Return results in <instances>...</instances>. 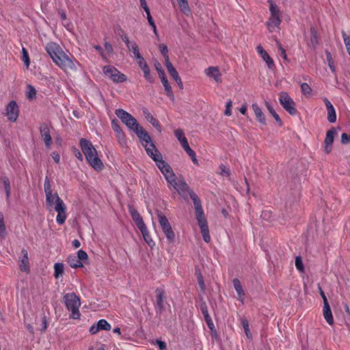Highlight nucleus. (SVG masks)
I'll return each mask as SVG.
<instances>
[{
	"label": "nucleus",
	"instance_id": "26",
	"mask_svg": "<svg viewBox=\"0 0 350 350\" xmlns=\"http://www.w3.org/2000/svg\"><path fill=\"white\" fill-rule=\"evenodd\" d=\"M174 135L180 142L183 148L189 144L187 139L186 138L183 131L180 129L174 131Z\"/></svg>",
	"mask_w": 350,
	"mask_h": 350
},
{
	"label": "nucleus",
	"instance_id": "41",
	"mask_svg": "<svg viewBox=\"0 0 350 350\" xmlns=\"http://www.w3.org/2000/svg\"><path fill=\"white\" fill-rule=\"evenodd\" d=\"M159 51L165 59V63L170 62V57L168 55V49L167 45L161 44L159 46Z\"/></svg>",
	"mask_w": 350,
	"mask_h": 350
},
{
	"label": "nucleus",
	"instance_id": "19",
	"mask_svg": "<svg viewBox=\"0 0 350 350\" xmlns=\"http://www.w3.org/2000/svg\"><path fill=\"white\" fill-rule=\"evenodd\" d=\"M205 74L213 78L217 83H221V72L217 67L215 66H210L204 70Z\"/></svg>",
	"mask_w": 350,
	"mask_h": 350
},
{
	"label": "nucleus",
	"instance_id": "23",
	"mask_svg": "<svg viewBox=\"0 0 350 350\" xmlns=\"http://www.w3.org/2000/svg\"><path fill=\"white\" fill-rule=\"evenodd\" d=\"M323 317L326 321V322L329 325H333L334 324V318L332 315V312L329 304L328 301H325V305H323Z\"/></svg>",
	"mask_w": 350,
	"mask_h": 350
},
{
	"label": "nucleus",
	"instance_id": "59",
	"mask_svg": "<svg viewBox=\"0 0 350 350\" xmlns=\"http://www.w3.org/2000/svg\"><path fill=\"white\" fill-rule=\"evenodd\" d=\"M198 284L202 290H204L205 284L203 280V277L200 273L197 275Z\"/></svg>",
	"mask_w": 350,
	"mask_h": 350
},
{
	"label": "nucleus",
	"instance_id": "49",
	"mask_svg": "<svg viewBox=\"0 0 350 350\" xmlns=\"http://www.w3.org/2000/svg\"><path fill=\"white\" fill-rule=\"evenodd\" d=\"M301 89L303 94L305 95H310L312 93V89L310 85L306 83H302L301 84Z\"/></svg>",
	"mask_w": 350,
	"mask_h": 350
},
{
	"label": "nucleus",
	"instance_id": "15",
	"mask_svg": "<svg viewBox=\"0 0 350 350\" xmlns=\"http://www.w3.org/2000/svg\"><path fill=\"white\" fill-rule=\"evenodd\" d=\"M135 133L139 139L140 142L144 148L148 146L150 143H152L151 137L142 126H140V128L136 130Z\"/></svg>",
	"mask_w": 350,
	"mask_h": 350
},
{
	"label": "nucleus",
	"instance_id": "25",
	"mask_svg": "<svg viewBox=\"0 0 350 350\" xmlns=\"http://www.w3.org/2000/svg\"><path fill=\"white\" fill-rule=\"evenodd\" d=\"M189 196L193 202L196 209V213L204 211L202 206L201 205L200 200L198 198V195L193 191H189Z\"/></svg>",
	"mask_w": 350,
	"mask_h": 350
},
{
	"label": "nucleus",
	"instance_id": "24",
	"mask_svg": "<svg viewBox=\"0 0 350 350\" xmlns=\"http://www.w3.org/2000/svg\"><path fill=\"white\" fill-rule=\"evenodd\" d=\"M144 113L146 118V119L148 120V122L159 131L161 132L162 129L161 126V124L159 122L154 118V116L148 111V110H144Z\"/></svg>",
	"mask_w": 350,
	"mask_h": 350
},
{
	"label": "nucleus",
	"instance_id": "12",
	"mask_svg": "<svg viewBox=\"0 0 350 350\" xmlns=\"http://www.w3.org/2000/svg\"><path fill=\"white\" fill-rule=\"evenodd\" d=\"M172 186L178 191V193L182 196L185 195L186 193H188L189 195V191H193L189 189V185L185 180H177L176 177L174 178V181L169 182Z\"/></svg>",
	"mask_w": 350,
	"mask_h": 350
},
{
	"label": "nucleus",
	"instance_id": "39",
	"mask_svg": "<svg viewBox=\"0 0 350 350\" xmlns=\"http://www.w3.org/2000/svg\"><path fill=\"white\" fill-rule=\"evenodd\" d=\"M165 66H166L168 73L170 75V76L173 79H175L176 77L179 76L176 69L173 66V65L170 62V61L165 63Z\"/></svg>",
	"mask_w": 350,
	"mask_h": 350
},
{
	"label": "nucleus",
	"instance_id": "40",
	"mask_svg": "<svg viewBox=\"0 0 350 350\" xmlns=\"http://www.w3.org/2000/svg\"><path fill=\"white\" fill-rule=\"evenodd\" d=\"M7 234L6 227L4 223V217L2 213H0V237L4 239Z\"/></svg>",
	"mask_w": 350,
	"mask_h": 350
},
{
	"label": "nucleus",
	"instance_id": "30",
	"mask_svg": "<svg viewBox=\"0 0 350 350\" xmlns=\"http://www.w3.org/2000/svg\"><path fill=\"white\" fill-rule=\"evenodd\" d=\"M67 262L72 268L82 267L83 266L82 262L75 255L68 256Z\"/></svg>",
	"mask_w": 350,
	"mask_h": 350
},
{
	"label": "nucleus",
	"instance_id": "22",
	"mask_svg": "<svg viewBox=\"0 0 350 350\" xmlns=\"http://www.w3.org/2000/svg\"><path fill=\"white\" fill-rule=\"evenodd\" d=\"M232 283H233L234 288L238 295V300L240 301L241 302V304H243L245 293L243 289V287H242L240 280L237 278H234L232 281Z\"/></svg>",
	"mask_w": 350,
	"mask_h": 350
},
{
	"label": "nucleus",
	"instance_id": "33",
	"mask_svg": "<svg viewBox=\"0 0 350 350\" xmlns=\"http://www.w3.org/2000/svg\"><path fill=\"white\" fill-rule=\"evenodd\" d=\"M180 10L186 15L191 13V10L187 0H176Z\"/></svg>",
	"mask_w": 350,
	"mask_h": 350
},
{
	"label": "nucleus",
	"instance_id": "38",
	"mask_svg": "<svg viewBox=\"0 0 350 350\" xmlns=\"http://www.w3.org/2000/svg\"><path fill=\"white\" fill-rule=\"evenodd\" d=\"M116 135V137L117 138V140L118 142V144L120 145V146L122 147H125L127 145V139H126V135L125 133H124V131H121L120 133H118Z\"/></svg>",
	"mask_w": 350,
	"mask_h": 350
},
{
	"label": "nucleus",
	"instance_id": "7",
	"mask_svg": "<svg viewBox=\"0 0 350 350\" xmlns=\"http://www.w3.org/2000/svg\"><path fill=\"white\" fill-rule=\"evenodd\" d=\"M159 221L160 226L165 233L166 238L170 242H173L175 238V234L172 229L171 225L167 217L161 213H158Z\"/></svg>",
	"mask_w": 350,
	"mask_h": 350
},
{
	"label": "nucleus",
	"instance_id": "53",
	"mask_svg": "<svg viewBox=\"0 0 350 350\" xmlns=\"http://www.w3.org/2000/svg\"><path fill=\"white\" fill-rule=\"evenodd\" d=\"M154 67L159 74L160 79L165 76V71L162 68V66L160 63H159L158 62H155Z\"/></svg>",
	"mask_w": 350,
	"mask_h": 350
},
{
	"label": "nucleus",
	"instance_id": "9",
	"mask_svg": "<svg viewBox=\"0 0 350 350\" xmlns=\"http://www.w3.org/2000/svg\"><path fill=\"white\" fill-rule=\"evenodd\" d=\"M156 165L164 176L167 183L174 181V178H176V175L171 166L165 161L161 159Z\"/></svg>",
	"mask_w": 350,
	"mask_h": 350
},
{
	"label": "nucleus",
	"instance_id": "54",
	"mask_svg": "<svg viewBox=\"0 0 350 350\" xmlns=\"http://www.w3.org/2000/svg\"><path fill=\"white\" fill-rule=\"evenodd\" d=\"M77 257L81 262L83 260H86L88 258V256L87 253L84 250H79L77 252Z\"/></svg>",
	"mask_w": 350,
	"mask_h": 350
},
{
	"label": "nucleus",
	"instance_id": "46",
	"mask_svg": "<svg viewBox=\"0 0 350 350\" xmlns=\"http://www.w3.org/2000/svg\"><path fill=\"white\" fill-rule=\"evenodd\" d=\"M44 190L45 194L53 192L51 181L48 176H46L45 179H44Z\"/></svg>",
	"mask_w": 350,
	"mask_h": 350
},
{
	"label": "nucleus",
	"instance_id": "20",
	"mask_svg": "<svg viewBox=\"0 0 350 350\" xmlns=\"http://www.w3.org/2000/svg\"><path fill=\"white\" fill-rule=\"evenodd\" d=\"M45 195H46V208L49 211H51L53 210L54 204L57 202H58V199H61V198L59 197L58 194L56 193H53V192H51V193H46Z\"/></svg>",
	"mask_w": 350,
	"mask_h": 350
},
{
	"label": "nucleus",
	"instance_id": "21",
	"mask_svg": "<svg viewBox=\"0 0 350 350\" xmlns=\"http://www.w3.org/2000/svg\"><path fill=\"white\" fill-rule=\"evenodd\" d=\"M129 213L131 214V216L134 221L135 225L137 226V228L139 229L140 228H144V226L146 224H144L142 217H141L140 214L133 208L130 207L129 208Z\"/></svg>",
	"mask_w": 350,
	"mask_h": 350
},
{
	"label": "nucleus",
	"instance_id": "31",
	"mask_svg": "<svg viewBox=\"0 0 350 350\" xmlns=\"http://www.w3.org/2000/svg\"><path fill=\"white\" fill-rule=\"evenodd\" d=\"M199 226L200 228L201 233H202L204 241L206 243H209L211 241V237L209 235L208 223L202 224V225H199Z\"/></svg>",
	"mask_w": 350,
	"mask_h": 350
},
{
	"label": "nucleus",
	"instance_id": "64",
	"mask_svg": "<svg viewBox=\"0 0 350 350\" xmlns=\"http://www.w3.org/2000/svg\"><path fill=\"white\" fill-rule=\"evenodd\" d=\"M155 342L159 347L160 350H164L167 347L166 343L163 341H161L160 340H156Z\"/></svg>",
	"mask_w": 350,
	"mask_h": 350
},
{
	"label": "nucleus",
	"instance_id": "62",
	"mask_svg": "<svg viewBox=\"0 0 350 350\" xmlns=\"http://www.w3.org/2000/svg\"><path fill=\"white\" fill-rule=\"evenodd\" d=\"M121 38L125 43L126 47L130 44V43H132L134 40H130L127 34L123 33L121 35Z\"/></svg>",
	"mask_w": 350,
	"mask_h": 350
},
{
	"label": "nucleus",
	"instance_id": "51",
	"mask_svg": "<svg viewBox=\"0 0 350 350\" xmlns=\"http://www.w3.org/2000/svg\"><path fill=\"white\" fill-rule=\"evenodd\" d=\"M196 215L199 225H202V224H207V221L204 217V211L196 213Z\"/></svg>",
	"mask_w": 350,
	"mask_h": 350
},
{
	"label": "nucleus",
	"instance_id": "8",
	"mask_svg": "<svg viewBox=\"0 0 350 350\" xmlns=\"http://www.w3.org/2000/svg\"><path fill=\"white\" fill-rule=\"evenodd\" d=\"M55 211L57 213V215L56 217V221L59 225H62L66 220V206L64 201L62 199H58V202H57L53 208Z\"/></svg>",
	"mask_w": 350,
	"mask_h": 350
},
{
	"label": "nucleus",
	"instance_id": "52",
	"mask_svg": "<svg viewBox=\"0 0 350 350\" xmlns=\"http://www.w3.org/2000/svg\"><path fill=\"white\" fill-rule=\"evenodd\" d=\"M111 127H112V129L113 130L115 134L122 131V129L120 127L118 120L116 119H114L111 121Z\"/></svg>",
	"mask_w": 350,
	"mask_h": 350
},
{
	"label": "nucleus",
	"instance_id": "63",
	"mask_svg": "<svg viewBox=\"0 0 350 350\" xmlns=\"http://www.w3.org/2000/svg\"><path fill=\"white\" fill-rule=\"evenodd\" d=\"M202 312L204 317L205 321L211 320V317L209 316L208 313V310L206 306L201 307Z\"/></svg>",
	"mask_w": 350,
	"mask_h": 350
},
{
	"label": "nucleus",
	"instance_id": "29",
	"mask_svg": "<svg viewBox=\"0 0 350 350\" xmlns=\"http://www.w3.org/2000/svg\"><path fill=\"white\" fill-rule=\"evenodd\" d=\"M139 230H140L141 233L142 234L144 239L146 241V243L150 247H152L155 245V243L153 241V240L152 239L151 236L147 229L146 226H144V228H140Z\"/></svg>",
	"mask_w": 350,
	"mask_h": 350
},
{
	"label": "nucleus",
	"instance_id": "56",
	"mask_svg": "<svg viewBox=\"0 0 350 350\" xmlns=\"http://www.w3.org/2000/svg\"><path fill=\"white\" fill-rule=\"evenodd\" d=\"M135 59L137 60V62L142 70L148 66L142 55H140L139 57H136Z\"/></svg>",
	"mask_w": 350,
	"mask_h": 350
},
{
	"label": "nucleus",
	"instance_id": "43",
	"mask_svg": "<svg viewBox=\"0 0 350 350\" xmlns=\"http://www.w3.org/2000/svg\"><path fill=\"white\" fill-rule=\"evenodd\" d=\"M2 180H3V186L5 188V191L6 198L8 200L10 198V193H11L10 183L8 178H7V177H3L2 178Z\"/></svg>",
	"mask_w": 350,
	"mask_h": 350
},
{
	"label": "nucleus",
	"instance_id": "27",
	"mask_svg": "<svg viewBox=\"0 0 350 350\" xmlns=\"http://www.w3.org/2000/svg\"><path fill=\"white\" fill-rule=\"evenodd\" d=\"M252 107L254 111V113L256 115V117L258 120V121L263 124H266L265 117L264 116V113H262L261 109L259 107V106L254 103L252 104Z\"/></svg>",
	"mask_w": 350,
	"mask_h": 350
},
{
	"label": "nucleus",
	"instance_id": "37",
	"mask_svg": "<svg viewBox=\"0 0 350 350\" xmlns=\"http://www.w3.org/2000/svg\"><path fill=\"white\" fill-rule=\"evenodd\" d=\"M64 271L63 263L57 262L54 265V277L57 279L62 275Z\"/></svg>",
	"mask_w": 350,
	"mask_h": 350
},
{
	"label": "nucleus",
	"instance_id": "13",
	"mask_svg": "<svg viewBox=\"0 0 350 350\" xmlns=\"http://www.w3.org/2000/svg\"><path fill=\"white\" fill-rule=\"evenodd\" d=\"M111 328V325L105 320L100 319L96 324H93L89 329L92 334H96L100 330H110Z\"/></svg>",
	"mask_w": 350,
	"mask_h": 350
},
{
	"label": "nucleus",
	"instance_id": "1",
	"mask_svg": "<svg viewBox=\"0 0 350 350\" xmlns=\"http://www.w3.org/2000/svg\"><path fill=\"white\" fill-rule=\"evenodd\" d=\"M45 49L49 55L53 62L62 70L67 71L68 70H76L77 65L79 63L76 60L72 59L62 49V47L55 42H49Z\"/></svg>",
	"mask_w": 350,
	"mask_h": 350
},
{
	"label": "nucleus",
	"instance_id": "34",
	"mask_svg": "<svg viewBox=\"0 0 350 350\" xmlns=\"http://www.w3.org/2000/svg\"><path fill=\"white\" fill-rule=\"evenodd\" d=\"M267 2L269 4V11L271 16H280L281 12L279 7L272 0H268Z\"/></svg>",
	"mask_w": 350,
	"mask_h": 350
},
{
	"label": "nucleus",
	"instance_id": "47",
	"mask_svg": "<svg viewBox=\"0 0 350 350\" xmlns=\"http://www.w3.org/2000/svg\"><path fill=\"white\" fill-rule=\"evenodd\" d=\"M36 89L31 85H27V96L29 99L31 100L36 97Z\"/></svg>",
	"mask_w": 350,
	"mask_h": 350
},
{
	"label": "nucleus",
	"instance_id": "60",
	"mask_svg": "<svg viewBox=\"0 0 350 350\" xmlns=\"http://www.w3.org/2000/svg\"><path fill=\"white\" fill-rule=\"evenodd\" d=\"M277 45H278V49H279V51H280V56L282 58H284V59H287V55H286L285 50L282 48V46L280 44V43L277 42Z\"/></svg>",
	"mask_w": 350,
	"mask_h": 350
},
{
	"label": "nucleus",
	"instance_id": "61",
	"mask_svg": "<svg viewBox=\"0 0 350 350\" xmlns=\"http://www.w3.org/2000/svg\"><path fill=\"white\" fill-rule=\"evenodd\" d=\"M183 149L185 150V151L188 154V155L191 158H192L196 155L195 152L190 148L189 144L187 146H186L185 147H184Z\"/></svg>",
	"mask_w": 350,
	"mask_h": 350
},
{
	"label": "nucleus",
	"instance_id": "2",
	"mask_svg": "<svg viewBox=\"0 0 350 350\" xmlns=\"http://www.w3.org/2000/svg\"><path fill=\"white\" fill-rule=\"evenodd\" d=\"M79 144L90 165L96 171L102 170L104 167L103 163L98 157L97 150L93 146L92 143L90 141L82 138L80 139Z\"/></svg>",
	"mask_w": 350,
	"mask_h": 350
},
{
	"label": "nucleus",
	"instance_id": "36",
	"mask_svg": "<svg viewBox=\"0 0 350 350\" xmlns=\"http://www.w3.org/2000/svg\"><path fill=\"white\" fill-rule=\"evenodd\" d=\"M22 253L23 254V258L21 260V263L20 265V268L23 271H26L28 270V256H27V251L25 249L22 250Z\"/></svg>",
	"mask_w": 350,
	"mask_h": 350
},
{
	"label": "nucleus",
	"instance_id": "35",
	"mask_svg": "<svg viewBox=\"0 0 350 350\" xmlns=\"http://www.w3.org/2000/svg\"><path fill=\"white\" fill-rule=\"evenodd\" d=\"M127 49L133 54L135 58L139 57L140 55H142L140 54L138 45L135 41H133L132 43H130V44L127 46Z\"/></svg>",
	"mask_w": 350,
	"mask_h": 350
},
{
	"label": "nucleus",
	"instance_id": "55",
	"mask_svg": "<svg viewBox=\"0 0 350 350\" xmlns=\"http://www.w3.org/2000/svg\"><path fill=\"white\" fill-rule=\"evenodd\" d=\"M295 263L296 268L299 271H304V265H303L301 258L300 256H297L295 258Z\"/></svg>",
	"mask_w": 350,
	"mask_h": 350
},
{
	"label": "nucleus",
	"instance_id": "50",
	"mask_svg": "<svg viewBox=\"0 0 350 350\" xmlns=\"http://www.w3.org/2000/svg\"><path fill=\"white\" fill-rule=\"evenodd\" d=\"M326 58H327V60L328 62V66H329V68L331 69L332 72H335V66H334V61L332 58L331 53L328 51L326 52Z\"/></svg>",
	"mask_w": 350,
	"mask_h": 350
},
{
	"label": "nucleus",
	"instance_id": "44",
	"mask_svg": "<svg viewBox=\"0 0 350 350\" xmlns=\"http://www.w3.org/2000/svg\"><path fill=\"white\" fill-rule=\"evenodd\" d=\"M144 78L150 83H153L154 81V77L150 74V70L148 66H146L142 70Z\"/></svg>",
	"mask_w": 350,
	"mask_h": 350
},
{
	"label": "nucleus",
	"instance_id": "32",
	"mask_svg": "<svg viewBox=\"0 0 350 350\" xmlns=\"http://www.w3.org/2000/svg\"><path fill=\"white\" fill-rule=\"evenodd\" d=\"M163 300H164L163 292L162 291L157 289V298H156V306L160 310H163L164 308Z\"/></svg>",
	"mask_w": 350,
	"mask_h": 350
},
{
	"label": "nucleus",
	"instance_id": "57",
	"mask_svg": "<svg viewBox=\"0 0 350 350\" xmlns=\"http://www.w3.org/2000/svg\"><path fill=\"white\" fill-rule=\"evenodd\" d=\"M232 106V100H230L226 103V109L224 111V114L226 116H230L232 115V111H231Z\"/></svg>",
	"mask_w": 350,
	"mask_h": 350
},
{
	"label": "nucleus",
	"instance_id": "16",
	"mask_svg": "<svg viewBox=\"0 0 350 350\" xmlns=\"http://www.w3.org/2000/svg\"><path fill=\"white\" fill-rule=\"evenodd\" d=\"M256 51L260 57L265 62L267 67L269 69H273L275 68L274 62L262 46L261 45L257 46Z\"/></svg>",
	"mask_w": 350,
	"mask_h": 350
},
{
	"label": "nucleus",
	"instance_id": "3",
	"mask_svg": "<svg viewBox=\"0 0 350 350\" xmlns=\"http://www.w3.org/2000/svg\"><path fill=\"white\" fill-rule=\"evenodd\" d=\"M66 308L71 312L70 317L79 319L81 314L79 308L81 306L80 299L74 293H67L64 296Z\"/></svg>",
	"mask_w": 350,
	"mask_h": 350
},
{
	"label": "nucleus",
	"instance_id": "5",
	"mask_svg": "<svg viewBox=\"0 0 350 350\" xmlns=\"http://www.w3.org/2000/svg\"><path fill=\"white\" fill-rule=\"evenodd\" d=\"M103 72L105 76L114 83H122L127 80L126 76L113 66L107 65L103 66Z\"/></svg>",
	"mask_w": 350,
	"mask_h": 350
},
{
	"label": "nucleus",
	"instance_id": "4",
	"mask_svg": "<svg viewBox=\"0 0 350 350\" xmlns=\"http://www.w3.org/2000/svg\"><path fill=\"white\" fill-rule=\"evenodd\" d=\"M116 116L127 126L129 130L135 132L139 128L140 124L137 120L129 113L122 109H118L115 111Z\"/></svg>",
	"mask_w": 350,
	"mask_h": 350
},
{
	"label": "nucleus",
	"instance_id": "28",
	"mask_svg": "<svg viewBox=\"0 0 350 350\" xmlns=\"http://www.w3.org/2000/svg\"><path fill=\"white\" fill-rule=\"evenodd\" d=\"M161 83L164 87L165 91L166 92L167 96L172 100H174V96L172 90V88L167 81L166 76L161 78Z\"/></svg>",
	"mask_w": 350,
	"mask_h": 350
},
{
	"label": "nucleus",
	"instance_id": "14",
	"mask_svg": "<svg viewBox=\"0 0 350 350\" xmlns=\"http://www.w3.org/2000/svg\"><path fill=\"white\" fill-rule=\"evenodd\" d=\"M145 150L147 154L155 162L156 164L163 159L161 153L157 149L153 143H150L148 146L145 148Z\"/></svg>",
	"mask_w": 350,
	"mask_h": 350
},
{
	"label": "nucleus",
	"instance_id": "45",
	"mask_svg": "<svg viewBox=\"0 0 350 350\" xmlns=\"http://www.w3.org/2000/svg\"><path fill=\"white\" fill-rule=\"evenodd\" d=\"M327 120L330 123H334L336 121V113L334 107L327 109Z\"/></svg>",
	"mask_w": 350,
	"mask_h": 350
},
{
	"label": "nucleus",
	"instance_id": "18",
	"mask_svg": "<svg viewBox=\"0 0 350 350\" xmlns=\"http://www.w3.org/2000/svg\"><path fill=\"white\" fill-rule=\"evenodd\" d=\"M336 130L334 129H329L326 133L325 143V151L329 153L332 150V145L334 142Z\"/></svg>",
	"mask_w": 350,
	"mask_h": 350
},
{
	"label": "nucleus",
	"instance_id": "6",
	"mask_svg": "<svg viewBox=\"0 0 350 350\" xmlns=\"http://www.w3.org/2000/svg\"><path fill=\"white\" fill-rule=\"evenodd\" d=\"M279 101L291 115H295L297 113L295 102L286 92H282L280 94Z\"/></svg>",
	"mask_w": 350,
	"mask_h": 350
},
{
	"label": "nucleus",
	"instance_id": "42",
	"mask_svg": "<svg viewBox=\"0 0 350 350\" xmlns=\"http://www.w3.org/2000/svg\"><path fill=\"white\" fill-rule=\"evenodd\" d=\"M241 325L244 329V332L245 333V335L247 336V338H252V333L250 332V326H249V323H248V321L245 319V318H242L241 319Z\"/></svg>",
	"mask_w": 350,
	"mask_h": 350
},
{
	"label": "nucleus",
	"instance_id": "48",
	"mask_svg": "<svg viewBox=\"0 0 350 350\" xmlns=\"http://www.w3.org/2000/svg\"><path fill=\"white\" fill-rule=\"evenodd\" d=\"M22 59L24 62L26 67L28 68L30 64V60L28 55V52L24 47L22 49Z\"/></svg>",
	"mask_w": 350,
	"mask_h": 350
},
{
	"label": "nucleus",
	"instance_id": "11",
	"mask_svg": "<svg viewBox=\"0 0 350 350\" xmlns=\"http://www.w3.org/2000/svg\"><path fill=\"white\" fill-rule=\"evenodd\" d=\"M40 133L43 139L45 146L50 148L52 145V137L51 136L49 126L46 123H42L40 126Z\"/></svg>",
	"mask_w": 350,
	"mask_h": 350
},
{
	"label": "nucleus",
	"instance_id": "10",
	"mask_svg": "<svg viewBox=\"0 0 350 350\" xmlns=\"http://www.w3.org/2000/svg\"><path fill=\"white\" fill-rule=\"evenodd\" d=\"M19 109L16 103L10 101L6 107V116L11 122H16L18 117Z\"/></svg>",
	"mask_w": 350,
	"mask_h": 350
},
{
	"label": "nucleus",
	"instance_id": "58",
	"mask_svg": "<svg viewBox=\"0 0 350 350\" xmlns=\"http://www.w3.org/2000/svg\"><path fill=\"white\" fill-rule=\"evenodd\" d=\"M350 142V135L343 133L341 135V143L342 144H347Z\"/></svg>",
	"mask_w": 350,
	"mask_h": 350
},
{
	"label": "nucleus",
	"instance_id": "17",
	"mask_svg": "<svg viewBox=\"0 0 350 350\" xmlns=\"http://www.w3.org/2000/svg\"><path fill=\"white\" fill-rule=\"evenodd\" d=\"M281 18L279 16H271L267 21V27L270 32H274L280 29Z\"/></svg>",
	"mask_w": 350,
	"mask_h": 350
}]
</instances>
